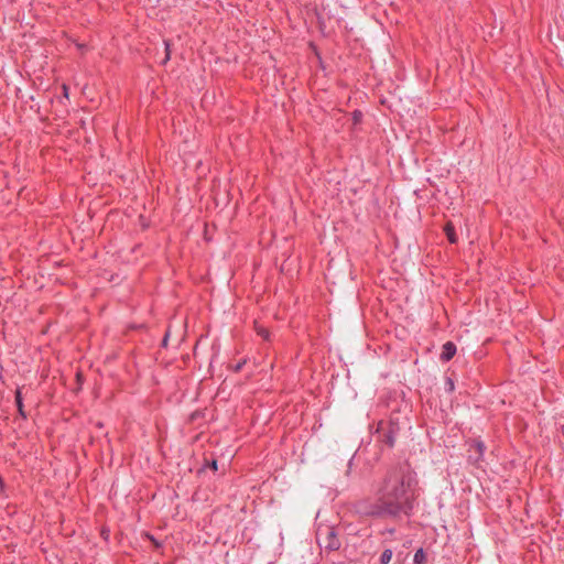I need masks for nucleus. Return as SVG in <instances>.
<instances>
[{
  "mask_svg": "<svg viewBox=\"0 0 564 564\" xmlns=\"http://www.w3.org/2000/svg\"><path fill=\"white\" fill-rule=\"evenodd\" d=\"M256 330H257L258 335H260L264 339L269 338V332L263 326L256 325Z\"/></svg>",
  "mask_w": 564,
  "mask_h": 564,
  "instance_id": "7",
  "label": "nucleus"
},
{
  "mask_svg": "<svg viewBox=\"0 0 564 564\" xmlns=\"http://www.w3.org/2000/svg\"><path fill=\"white\" fill-rule=\"evenodd\" d=\"M473 447L477 452L478 458L481 457L484 454V451H485V445L482 443L478 442V443L474 444Z\"/></svg>",
  "mask_w": 564,
  "mask_h": 564,
  "instance_id": "8",
  "label": "nucleus"
},
{
  "mask_svg": "<svg viewBox=\"0 0 564 564\" xmlns=\"http://www.w3.org/2000/svg\"><path fill=\"white\" fill-rule=\"evenodd\" d=\"M413 561L415 564H424L425 563L426 556H425L423 549H419L415 552Z\"/></svg>",
  "mask_w": 564,
  "mask_h": 564,
  "instance_id": "5",
  "label": "nucleus"
},
{
  "mask_svg": "<svg viewBox=\"0 0 564 564\" xmlns=\"http://www.w3.org/2000/svg\"><path fill=\"white\" fill-rule=\"evenodd\" d=\"M388 443H389L390 446H393V438L389 436L388 437Z\"/></svg>",
  "mask_w": 564,
  "mask_h": 564,
  "instance_id": "15",
  "label": "nucleus"
},
{
  "mask_svg": "<svg viewBox=\"0 0 564 564\" xmlns=\"http://www.w3.org/2000/svg\"><path fill=\"white\" fill-rule=\"evenodd\" d=\"M392 554L393 553L390 549L384 550L380 556V563L388 564L392 558Z\"/></svg>",
  "mask_w": 564,
  "mask_h": 564,
  "instance_id": "6",
  "label": "nucleus"
},
{
  "mask_svg": "<svg viewBox=\"0 0 564 564\" xmlns=\"http://www.w3.org/2000/svg\"><path fill=\"white\" fill-rule=\"evenodd\" d=\"M445 232H446V236H447L448 240L452 243H455L457 241L455 232H454V227H453V225L451 223L446 224Z\"/></svg>",
  "mask_w": 564,
  "mask_h": 564,
  "instance_id": "4",
  "label": "nucleus"
},
{
  "mask_svg": "<svg viewBox=\"0 0 564 564\" xmlns=\"http://www.w3.org/2000/svg\"><path fill=\"white\" fill-rule=\"evenodd\" d=\"M317 541L319 545L326 550L335 551L340 546V542L337 534L332 527L321 528L317 532Z\"/></svg>",
  "mask_w": 564,
  "mask_h": 564,
  "instance_id": "2",
  "label": "nucleus"
},
{
  "mask_svg": "<svg viewBox=\"0 0 564 564\" xmlns=\"http://www.w3.org/2000/svg\"><path fill=\"white\" fill-rule=\"evenodd\" d=\"M15 401H17V405L19 408V411L22 415H24L23 411H22V398H21V392L20 390H17V393H15Z\"/></svg>",
  "mask_w": 564,
  "mask_h": 564,
  "instance_id": "9",
  "label": "nucleus"
},
{
  "mask_svg": "<svg viewBox=\"0 0 564 564\" xmlns=\"http://www.w3.org/2000/svg\"><path fill=\"white\" fill-rule=\"evenodd\" d=\"M212 467H213V469H215V470L217 469V462H216V460H213V462H212Z\"/></svg>",
  "mask_w": 564,
  "mask_h": 564,
  "instance_id": "14",
  "label": "nucleus"
},
{
  "mask_svg": "<svg viewBox=\"0 0 564 564\" xmlns=\"http://www.w3.org/2000/svg\"><path fill=\"white\" fill-rule=\"evenodd\" d=\"M63 94L65 98H68V87L66 85H63Z\"/></svg>",
  "mask_w": 564,
  "mask_h": 564,
  "instance_id": "13",
  "label": "nucleus"
},
{
  "mask_svg": "<svg viewBox=\"0 0 564 564\" xmlns=\"http://www.w3.org/2000/svg\"><path fill=\"white\" fill-rule=\"evenodd\" d=\"M360 119H361V112L355 111L354 112V120H355V122H359Z\"/></svg>",
  "mask_w": 564,
  "mask_h": 564,
  "instance_id": "11",
  "label": "nucleus"
},
{
  "mask_svg": "<svg viewBox=\"0 0 564 564\" xmlns=\"http://www.w3.org/2000/svg\"><path fill=\"white\" fill-rule=\"evenodd\" d=\"M415 475L406 467L391 469L373 487V499L360 500L359 512L368 516H397L412 509L416 497Z\"/></svg>",
  "mask_w": 564,
  "mask_h": 564,
  "instance_id": "1",
  "label": "nucleus"
},
{
  "mask_svg": "<svg viewBox=\"0 0 564 564\" xmlns=\"http://www.w3.org/2000/svg\"><path fill=\"white\" fill-rule=\"evenodd\" d=\"M164 44H165L166 54H165V57L163 59V63H166L170 59V44L166 41L164 42Z\"/></svg>",
  "mask_w": 564,
  "mask_h": 564,
  "instance_id": "10",
  "label": "nucleus"
},
{
  "mask_svg": "<svg viewBox=\"0 0 564 564\" xmlns=\"http://www.w3.org/2000/svg\"><path fill=\"white\" fill-rule=\"evenodd\" d=\"M456 354V346L452 341H447L443 345L442 352H441V360L442 361H449Z\"/></svg>",
  "mask_w": 564,
  "mask_h": 564,
  "instance_id": "3",
  "label": "nucleus"
},
{
  "mask_svg": "<svg viewBox=\"0 0 564 564\" xmlns=\"http://www.w3.org/2000/svg\"><path fill=\"white\" fill-rule=\"evenodd\" d=\"M169 336H170V332H166L164 338H163V341H162V345L163 346H166L167 345V339H169Z\"/></svg>",
  "mask_w": 564,
  "mask_h": 564,
  "instance_id": "12",
  "label": "nucleus"
}]
</instances>
